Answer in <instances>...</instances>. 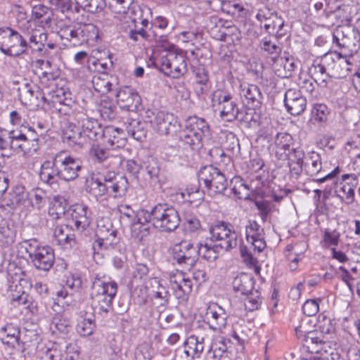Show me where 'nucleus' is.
<instances>
[{"label":"nucleus","mask_w":360,"mask_h":360,"mask_svg":"<svg viewBox=\"0 0 360 360\" xmlns=\"http://www.w3.org/2000/svg\"><path fill=\"white\" fill-rule=\"evenodd\" d=\"M191 68L195 75V83H209L208 73L203 65H198V61L193 60L191 62Z\"/></svg>","instance_id":"nucleus-49"},{"label":"nucleus","mask_w":360,"mask_h":360,"mask_svg":"<svg viewBox=\"0 0 360 360\" xmlns=\"http://www.w3.org/2000/svg\"><path fill=\"white\" fill-rule=\"evenodd\" d=\"M115 173L109 172L108 176L103 174L99 177L91 176V191L95 196L103 195L108 189L113 193L123 194L127 191V180L125 177L121 176L119 181L112 182V179Z\"/></svg>","instance_id":"nucleus-14"},{"label":"nucleus","mask_w":360,"mask_h":360,"mask_svg":"<svg viewBox=\"0 0 360 360\" xmlns=\"http://www.w3.org/2000/svg\"><path fill=\"white\" fill-rule=\"evenodd\" d=\"M22 248L28 254L33 266L39 270L49 271L55 262V255L50 246H41L35 238L25 240Z\"/></svg>","instance_id":"nucleus-5"},{"label":"nucleus","mask_w":360,"mask_h":360,"mask_svg":"<svg viewBox=\"0 0 360 360\" xmlns=\"http://www.w3.org/2000/svg\"><path fill=\"white\" fill-rule=\"evenodd\" d=\"M186 128L191 129L195 134L202 139L209 134L210 127L206 120L197 116H191L187 118L185 124Z\"/></svg>","instance_id":"nucleus-37"},{"label":"nucleus","mask_w":360,"mask_h":360,"mask_svg":"<svg viewBox=\"0 0 360 360\" xmlns=\"http://www.w3.org/2000/svg\"><path fill=\"white\" fill-rule=\"evenodd\" d=\"M68 206V201L63 196L56 195L53 197L49 207L54 209L55 210L65 216L69 212Z\"/></svg>","instance_id":"nucleus-55"},{"label":"nucleus","mask_w":360,"mask_h":360,"mask_svg":"<svg viewBox=\"0 0 360 360\" xmlns=\"http://www.w3.org/2000/svg\"><path fill=\"white\" fill-rule=\"evenodd\" d=\"M206 317L210 328L213 330L221 331L226 326L228 316L225 310L216 303L208 307Z\"/></svg>","instance_id":"nucleus-24"},{"label":"nucleus","mask_w":360,"mask_h":360,"mask_svg":"<svg viewBox=\"0 0 360 360\" xmlns=\"http://www.w3.org/2000/svg\"><path fill=\"white\" fill-rule=\"evenodd\" d=\"M333 43L336 44L345 56H352L360 46V33L351 26H340L333 34Z\"/></svg>","instance_id":"nucleus-8"},{"label":"nucleus","mask_w":360,"mask_h":360,"mask_svg":"<svg viewBox=\"0 0 360 360\" xmlns=\"http://www.w3.org/2000/svg\"><path fill=\"white\" fill-rule=\"evenodd\" d=\"M31 46L26 39L9 27H0V50L8 56L19 57L27 53Z\"/></svg>","instance_id":"nucleus-6"},{"label":"nucleus","mask_w":360,"mask_h":360,"mask_svg":"<svg viewBox=\"0 0 360 360\" xmlns=\"http://www.w3.org/2000/svg\"><path fill=\"white\" fill-rule=\"evenodd\" d=\"M210 240L217 243L221 250L230 251L238 245V233L230 224L217 221L210 228Z\"/></svg>","instance_id":"nucleus-10"},{"label":"nucleus","mask_w":360,"mask_h":360,"mask_svg":"<svg viewBox=\"0 0 360 360\" xmlns=\"http://www.w3.org/2000/svg\"><path fill=\"white\" fill-rule=\"evenodd\" d=\"M226 340L225 338H220V340H216L210 346L209 353H212L213 358H217L221 356L222 354L225 352L228 347L226 345Z\"/></svg>","instance_id":"nucleus-56"},{"label":"nucleus","mask_w":360,"mask_h":360,"mask_svg":"<svg viewBox=\"0 0 360 360\" xmlns=\"http://www.w3.org/2000/svg\"><path fill=\"white\" fill-rule=\"evenodd\" d=\"M11 139L13 150L16 152H26L30 150L28 144L26 141V136L22 128L20 130H12L9 131Z\"/></svg>","instance_id":"nucleus-46"},{"label":"nucleus","mask_w":360,"mask_h":360,"mask_svg":"<svg viewBox=\"0 0 360 360\" xmlns=\"http://www.w3.org/2000/svg\"><path fill=\"white\" fill-rule=\"evenodd\" d=\"M103 27H100L97 25H94L91 29V33L95 35L94 41L98 46L97 48L91 49V57L96 59L95 61L92 62L91 66L95 68L100 67L103 70H106V63L102 62V60L106 59L108 56L105 46L102 43L103 37Z\"/></svg>","instance_id":"nucleus-22"},{"label":"nucleus","mask_w":360,"mask_h":360,"mask_svg":"<svg viewBox=\"0 0 360 360\" xmlns=\"http://www.w3.org/2000/svg\"><path fill=\"white\" fill-rule=\"evenodd\" d=\"M172 260L177 264L185 266H193L198 261L197 248L190 240H182L171 248Z\"/></svg>","instance_id":"nucleus-15"},{"label":"nucleus","mask_w":360,"mask_h":360,"mask_svg":"<svg viewBox=\"0 0 360 360\" xmlns=\"http://www.w3.org/2000/svg\"><path fill=\"white\" fill-rule=\"evenodd\" d=\"M319 310V304L316 300H308L302 305L303 313L307 316L316 315Z\"/></svg>","instance_id":"nucleus-64"},{"label":"nucleus","mask_w":360,"mask_h":360,"mask_svg":"<svg viewBox=\"0 0 360 360\" xmlns=\"http://www.w3.org/2000/svg\"><path fill=\"white\" fill-rule=\"evenodd\" d=\"M359 176L355 174H345L342 176V181L336 182L335 193L342 202L351 204L354 202V190L359 184Z\"/></svg>","instance_id":"nucleus-16"},{"label":"nucleus","mask_w":360,"mask_h":360,"mask_svg":"<svg viewBox=\"0 0 360 360\" xmlns=\"http://www.w3.org/2000/svg\"><path fill=\"white\" fill-rule=\"evenodd\" d=\"M170 299L169 292H152L151 300L153 305L159 310L163 311L169 304Z\"/></svg>","instance_id":"nucleus-51"},{"label":"nucleus","mask_w":360,"mask_h":360,"mask_svg":"<svg viewBox=\"0 0 360 360\" xmlns=\"http://www.w3.org/2000/svg\"><path fill=\"white\" fill-rule=\"evenodd\" d=\"M109 13L106 9L105 0H91V25L104 27L110 24Z\"/></svg>","instance_id":"nucleus-27"},{"label":"nucleus","mask_w":360,"mask_h":360,"mask_svg":"<svg viewBox=\"0 0 360 360\" xmlns=\"http://www.w3.org/2000/svg\"><path fill=\"white\" fill-rule=\"evenodd\" d=\"M96 109L95 112H97L104 120H112L115 116L116 106L114 102L108 96L101 95L99 101H96Z\"/></svg>","instance_id":"nucleus-34"},{"label":"nucleus","mask_w":360,"mask_h":360,"mask_svg":"<svg viewBox=\"0 0 360 360\" xmlns=\"http://www.w3.org/2000/svg\"><path fill=\"white\" fill-rule=\"evenodd\" d=\"M196 248L198 257L201 256L208 262L214 261L218 257L220 251H221L217 244L211 245L207 243H200Z\"/></svg>","instance_id":"nucleus-44"},{"label":"nucleus","mask_w":360,"mask_h":360,"mask_svg":"<svg viewBox=\"0 0 360 360\" xmlns=\"http://www.w3.org/2000/svg\"><path fill=\"white\" fill-rule=\"evenodd\" d=\"M169 282L174 295L179 302H186L192 292V281L183 271H176L170 275Z\"/></svg>","instance_id":"nucleus-17"},{"label":"nucleus","mask_w":360,"mask_h":360,"mask_svg":"<svg viewBox=\"0 0 360 360\" xmlns=\"http://www.w3.org/2000/svg\"><path fill=\"white\" fill-rule=\"evenodd\" d=\"M143 214L144 221L150 220L153 227L161 232H172L180 224L177 210L166 203H158Z\"/></svg>","instance_id":"nucleus-3"},{"label":"nucleus","mask_w":360,"mask_h":360,"mask_svg":"<svg viewBox=\"0 0 360 360\" xmlns=\"http://www.w3.org/2000/svg\"><path fill=\"white\" fill-rule=\"evenodd\" d=\"M78 127L69 121L62 123V138L70 146H83L89 141L90 119L87 114L79 112L77 114Z\"/></svg>","instance_id":"nucleus-4"},{"label":"nucleus","mask_w":360,"mask_h":360,"mask_svg":"<svg viewBox=\"0 0 360 360\" xmlns=\"http://www.w3.org/2000/svg\"><path fill=\"white\" fill-rule=\"evenodd\" d=\"M91 153H94V161L98 163H103L105 167L109 153L107 150L108 146L112 148H122L126 144V139L122 129L112 126L103 127L99 122L91 119Z\"/></svg>","instance_id":"nucleus-1"},{"label":"nucleus","mask_w":360,"mask_h":360,"mask_svg":"<svg viewBox=\"0 0 360 360\" xmlns=\"http://www.w3.org/2000/svg\"><path fill=\"white\" fill-rule=\"evenodd\" d=\"M262 303V298L260 297L258 291L249 292L244 301V306L249 311H253L259 309Z\"/></svg>","instance_id":"nucleus-50"},{"label":"nucleus","mask_w":360,"mask_h":360,"mask_svg":"<svg viewBox=\"0 0 360 360\" xmlns=\"http://www.w3.org/2000/svg\"><path fill=\"white\" fill-rule=\"evenodd\" d=\"M11 204L13 206L24 205L28 198V193L25 191L24 186L21 185L15 186L12 192L10 193Z\"/></svg>","instance_id":"nucleus-48"},{"label":"nucleus","mask_w":360,"mask_h":360,"mask_svg":"<svg viewBox=\"0 0 360 360\" xmlns=\"http://www.w3.org/2000/svg\"><path fill=\"white\" fill-rule=\"evenodd\" d=\"M52 324L54 325L55 328L58 331L67 333L68 332V328L70 326V321L64 317L63 315L58 313L52 320Z\"/></svg>","instance_id":"nucleus-58"},{"label":"nucleus","mask_w":360,"mask_h":360,"mask_svg":"<svg viewBox=\"0 0 360 360\" xmlns=\"http://www.w3.org/2000/svg\"><path fill=\"white\" fill-rule=\"evenodd\" d=\"M179 136L180 141L191 146L192 149H197L201 146L202 139L189 129L185 127L184 129L180 131Z\"/></svg>","instance_id":"nucleus-47"},{"label":"nucleus","mask_w":360,"mask_h":360,"mask_svg":"<svg viewBox=\"0 0 360 360\" xmlns=\"http://www.w3.org/2000/svg\"><path fill=\"white\" fill-rule=\"evenodd\" d=\"M63 349L58 343H53L44 353V360H62Z\"/></svg>","instance_id":"nucleus-57"},{"label":"nucleus","mask_w":360,"mask_h":360,"mask_svg":"<svg viewBox=\"0 0 360 360\" xmlns=\"http://www.w3.org/2000/svg\"><path fill=\"white\" fill-rule=\"evenodd\" d=\"M22 336V330L13 323H7L0 329V340L4 345L15 348V345L20 346Z\"/></svg>","instance_id":"nucleus-30"},{"label":"nucleus","mask_w":360,"mask_h":360,"mask_svg":"<svg viewBox=\"0 0 360 360\" xmlns=\"http://www.w3.org/2000/svg\"><path fill=\"white\" fill-rule=\"evenodd\" d=\"M284 104L289 113L297 116L305 110L307 100L300 91L289 89L284 95Z\"/></svg>","instance_id":"nucleus-21"},{"label":"nucleus","mask_w":360,"mask_h":360,"mask_svg":"<svg viewBox=\"0 0 360 360\" xmlns=\"http://www.w3.org/2000/svg\"><path fill=\"white\" fill-rule=\"evenodd\" d=\"M108 280V278L105 276L101 279L96 276L91 285V289L96 292L91 299L94 302H96L100 309L105 312L108 311L112 300L117 291V283Z\"/></svg>","instance_id":"nucleus-12"},{"label":"nucleus","mask_w":360,"mask_h":360,"mask_svg":"<svg viewBox=\"0 0 360 360\" xmlns=\"http://www.w3.org/2000/svg\"><path fill=\"white\" fill-rule=\"evenodd\" d=\"M60 162V156H56L53 162L45 161L41 167L39 172V178L41 181L53 186L58 183V180L60 179V170L59 168V162Z\"/></svg>","instance_id":"nucleus-25"},{"label":"nucleus","mask_w":360,"mask_h":360,"mask_svg":"<svg viewBox=\"0 0 360 360\" xmlns=\"http://www.w3.org/2000/svg\"><path fill=\"white\" fill-rule=\"evenodd\" d=\"M77 331L80 336L87 337L90 335V319L84 318L82 316L78 319L76 327Z\"/></svg>","instance_id":"nucleus-63"},{"label":"nucleus","mask_w":360,"mask_h":360,"mask_svg":"<svg viewBox=\"0 0 360 360\" xmlns=\"http://www.w3.org/2000/svg\"><path fill=\"white\" fill-rule=\"evenodd\" d=\"M239 95L243 103L249 109L257 110L262 105L264 96L259 87L255 84H240Z\"/></svg>","instance_id":"nucleus-19"},{"label":"nucleus","mask_w":360,"mask_h":360,"mask_svg":"<svg viewBox=\"0 0 360 360\" xmlns=\"http://www.w3.org/2000/svg\"><path fill=\"white\" fill-rule=\"evenodd\" d=\"M350 58V56H345L343 53L338 51L324 54L323 58L328 75L335 79L346 77L353 67Z\"/></svg>","instance_id":"nucleus-13"},{"label":"nucleus","mask_w":360,"mask_h":360,"mask_svg":"<svg viewBox=\"0 0 360 360\" xmlns=\"http://www.w3.org/2000/svg\"><path fill=\"white\" fill-rule=\"evenodd\" d=\"M180 35L182 37L183 42H191L193 45L195 44V42L200 41L202 38V34L197 29L183 31Z\"/></svg>","instance_id":"nucleus-60"},{"label":"nucleus","mask_w":360,"mask_h":360,"mask_svg":"<svg viewBox=\"0 0 360 360\" xmlns=\"http://www.w3.org/2000/svg\"><path fill=\"white\" fill-rule=\"evenodd\" d=\"M148 212L146 210H141L136 216V220L131 226L132 236L139 240H142L150 233V220L144 221L143 214Z\"/></svg>","instance_id":"nucleus-32"},{"label":"nucleus","mask_w":360,"mask_h":360,"mask_svg":"<svg viewBox=\"0 0 360 360\" xmlns=\"http://www.w3.org/2000/svg\"><path fill=\"white\" fill-rule=\"evenodd\" d=\"M147 124L146 122L132 120L126 127L127 131L133 139L143 141L147 135Z\"/></svg>","instance_id":"nucleus-43"},{"label":"nucleus","mask_w":360,"mask_h":360,"mask_svg":"<svg viewBox=\"0 0 360 360\" xmlns=\"http://www.w3.org/2000/svg\"><path fill=\"white\" fill-rule=\"evenodd\" d=\"M260 48L269 54L276 55L281 52V47L270 37H264L261 40Z\"/></svg>","instance_id":"nucleus-54"},{"label":"nucleus","mask_w":360,"mask_h":360,"mask_svg":"<svg viewBox=\"0 0 360 360\" xmlns=\"http://www.w3.org/2000/svg\"><path fill=\"white\" fill-rule=\"evenodd\" d=\"M276 65L283 68V71L278 69V75L282 77H290L297 68L300 62L291 56H283L275 60Z\"/></svg>","instance_id":"nucleus-39"},{"label":"nucleus","mask_w":360,"mask_h":360,"mask_svg":"<svg viewBox=\"0 0 360 360\" xmlns=\"http://www.w3.org/2000/svg\"><path fill=\"white\" fill-rule=\"evenodd\" d=\"M198 179L200 185L204 184L210 195L223 194L228 186V181L224 174L212 165L201 167Z\"/></svg>","instance_id":"nucleus-7"},{"label":"nucleus","mask_w":360,"mask_h":360,"mask_svg":"<svg viewBox=\"0 0 360 360\" xmlns=\"http://www.w3.org/2000/svg\"><path fill=\"white\" fill-rule=\"evenodd\" d=\"M116 97L120 108L128 111L136 110L140 103V96L133 89L129 86H124L118 91Z\"/></svg>","instance_id":"nucleus-26"},{"label":"nucleus","mask_w":360,"mask_h":360,"mask_svg":"<svg viewBox=\"0 0 360 360\" xmlns=\"http://www.w3.org/2000/svg\"><path fill=\"white\" fill-rule=\"evenodd\" d=\"M18 97L20 102L25 105L42 106L53 108L59 111L61 108L58 106V99H61L63 92L58 90L52 96L51 93H46L40 86L23 83L18 88Z\"/></svg>","instance_id":"nucleus-2"},{"label":"nucleus","mask_w":360,"mask_h":360,"mask_svg":"<svg viewBox=\"0 0 360 360\" xmlns=\"http://www.w3.org/2000/svg\"><path fill=\"white\" fill-rule=\"evenodd\" d=\"M133 302L138 305H143L147 301V287L143 285H138L131 292Z\"/></svg>","instance_id":"nucleus-52"},{"label":"nucleus","mask_w":360,"mask_h":360,"mask_svg":"<svg viewBox=\"0 0 360 360\" xmlns=\"http://www.w3.org/2000/svg\"><path fill=\"white\" fill-rule=\"evenodd\" d=\"M187 61L191 66L189 56L183 53L166 52L160 60L161 70L169 77L179 78L188 71Z\"/></svg>","instance_id":"nucleus-9"},{"label":"nucleus","mask_w":360,"mask_h":360,"mask_svg":"<svg viewBox=\"0 0 360 360\" xmlns=\"http://www.w3.org/2000/svg\"><path fill=\"white\" fill-rule=\"evenodd\" d=\"M40 87L46 89V93H51L52 96L58 94V90L63 92L61 99H58V106L64 105H70L71 98L68 89L65 88V81L60 77L58 70L47 72L43 71L39 75Z\"/></svg>","instance_id":"nucleus-11"},{"label":"nucleus","mask_w":360,"mask_h":360,"mask_svg":"<svg viewBox=\"0 0 360 360\" xmlns=\"http://www.w3.org/2000/svg\"><path fill=\"white\" fill-rule=\"evenodd\" d=\"M302 346L309 353L320 354L327 353L328 342L323 341L314 331L307 333L302 340Z\"/></svg>","instance_id":"nucleus-29"},{"label":"nucleus","mask_w":360,"mask_h":360,"mask_svg":"<svg viewBox=\"0 0 360 360\" xmlns=\"http://www.w3.org/2000/svg\"><path fill=\"white\" fill-rule=\"evenodd\" d=\"M72 302V295H70L66 289L62 288L56 292L54 305L61 307L63 309H65L70 306Z\"/></svg>","instance_id":"nucleus-53"},{"label":"nucleus","mask_w":360,"mask_h":360,"mask_svg":"<svg viewBox=\"0 0 360 360\" xmlns=\"http://www.w3.org/2000/svg\"><path fill=\"white\" fill-rule=\"evenodd\" d=\"M88 209L87 205L76 204L69 210L77 231L85 239L90 235V220L87 217Z\"/></svg>","instance_id":"nucleus-20"},{"label":"nucleus","mask_w":360,"mask_h":360,"mask_svg":"<svg viewBox=\"0 0 360 360\" xmlns=\"http://www.w3.org/2000/svg\"><path fill=\"white\" fill-rule=\"evenodd\" d=\"M94 71V75L91 78V85L94 91L97 93L105 95L110 91L112 84L108 80V75L105 70L101 69L100 67L93 69L91 66V72Z\"/></svg>","instance_id":"nucleus-31"},{"label":"nucleus","mask_w":360,"mask_h":360,"mask_svg":"<svg viewBox=\"0 0 360 360\" xmlns=\"http://www.w3.org/2000/svg\"><path fill=\"white\" fill-rule=\"evenodd\" d=\"M214 103H217L220 109V116L227 122L238 119V108L232 100L230 94L221 91H216L213 96Z\"/></svg>","instance_id":"nucleus-18"},{"label":"nucleus","mask_w":360,"mask_h":360,"mask_svg":"<svg viewBox=\"0 0 360 360\" xmlns=\"http://www.w3.org/2000/svg\"><path fill=\"white\" fill-rule=\"evenodd\" d=\"M328 109L326 105L317 104L314 107L312 116L314 121L318 123L324 122L327 120Z\"/></svg>","instance_id":"nucleus-59"},{"label":"nucleus","mask_w":360,"mask_h":360,"mask_svg":"<svg viewBox=\"0 0 360 360\" xmlns=\"http://www.w3.org/2000/svg\"><path fill=\"white\" fill-rule=\"evenodd\" d=\"M305 153L300 147H292L291 150L285 155L288 160V166L292 175L297 177L300 175L303 170L305 161Z\"/></svg>","instance_id":"nucleus-28"},{"label":"nucleus","mask_w":360,"mask_h":360,"mask_svg":"<svg viewBox=\"0 0 360 360\" xmlns=\"http://www.w3.org/2000/svg\"><path fill=\"white\" fill-rule=\"evenodd\" d=\"M322 169L321 158L319 153L311 151L307 153L303 170L309 176L317 174Z\"/></svg>","instance_id":"nucleus-40"},{"label":"nucleus","mask_w":360,"mask_h":360,"mask_svg":"<svg viewBox=\"0 0 360 360\" xmlns=\"http://www.w3.org/2000/svg\"><path fill=\"white\" fill-rule=\"evenodd\" d=\"M145 169L150 179H158L160 172V167L158 162L155 159L153 158H148L145 162Z\"/></svg>","instance_id":"nucleus-61"},{"label":"nucleus","mask_w":360,"mask_h":360,"mask_svg":"<svg viewBox=\"0 0 360 360\" xmlns=\"http://www.w3.org/2000/svg\"><path fill=\"white\" fill-rule=\"evenodd\" d=\"M309 72L315 83L319 86L325 87L328 84V79L330 78L327 74L326 67L324 65V59L323 56L321 59L315 60L309 68Z\"/></svg>","instance_id":"nucleus-36"},{"label":"nucleus","mask_w":360,"mask_h":360,"mask_svg":"<svg viewBox=\"0 0 360 360\" xmlns=\"http://www.w3.org/2000/svg\"><path fill=\"white\" fill-rule=\"evenodd\" d=\"M53 229V236L58 245L67 248L72 247L75 243V236L70 233L68 226L59 225Z\"/></svg>","instance_id":"nucleus-38"},{"label":"nucleus","mask_w":360,"mask_h":360,"mask_svg":"<svg viewBox=\"0 0 360 360\" xmlns=\"http://www.w3.org/2000/svg\"><path fill=\"white\" fill-rule=\"evenodd\" d=\"M274 143L276 146V155L282 158L285 155L294 145L292 136L287 132H280L276 136Z\"/></svg>","instance_id":"nucleus-35"},{"label":"nucleus","mask_w":360,"mask_h":360,"mask_svg":"<svg viewBox=\"0 0 360 360\" xmlns=\"http://www.w3.org/2000/svg\"><path fill=\"white\" fill-rule=\"evenodd\" d=\"M155 130L161 135H167L176 131L178 120L173 114L164 111L158 112L153 121Z\"/></svg>","instance_id":"nucleus-23"},{"label":"nucleus","mask_w":360,"mask_h":360,"mask_svg":"<svg viewBox=\"0 0 360 360\" xmlns=\"http://www.w3.org/2000/svg\"><path fill=\"white\" fill-rule=\"evenodd\" d=\"M184 345L185 348H188L192 352V360L200 358L204 350V338H199L194 335H190Z\"/></svg>","instance_id":"nucleus-45"},{"label":"nucleus","mask_w":360,"mask_h":360,"mask_svg":"<svg viewBox=\"0 0 360 360\" xmlns=\"http://www.w3.org/2000/svg\"><path fill=\"white\" fill-rule=\"evenodd\" d=\"M59 166L60 167V179L68 181L75 179L78 176V171L81 169L80 165L71 157L60 158Z\"/></svg>","instance_id":"nucleus-33"},{"label":"nucleus","mask_w":360,"mask_h":360,"mask_svg":"<svg viewBox=\"0 0 360 360\" xmlns=\"http://www.w3.org/2000/svg\"><path fill=\"white\" fill-rule=\"evenodd\" d=\"M254 284V279L251 276L247 274H242L233 279V288L235 291L240 292L243 295H248L252 291Z\"/></svg>","instance_id":"nucleus-42"},{"label":"nucleus","mask_w":360,"mask_h":360,"mask_svg":"<svg viewBox=\"0 0 360 360\" xmlns=\"http://www.w3.org/2000/svg\"><path fill=\"white\" fill-rule=\"evenodd\" d=\"M129 7V3L126 0H112L110 2V9L117 14H125Z\"/></svg>","instance_id":"nucleus-62"},{"label":"nucleus","mask_w":360,"mask_h":360,"mask_svg":"<svg viewBox=\"0 0 360 360\" xmlns=\"http://www.w3.org/2000/svg\"><path fill=\"white\" fill-rule=\"evenodd\" d=\"M286 27L284 20L277 15H273L271 21L264 25L265 30L269 34L274 35L276 39H280L286 34Z\"/></svg>","instance_id":"nucleus-41"}]
</instances>
